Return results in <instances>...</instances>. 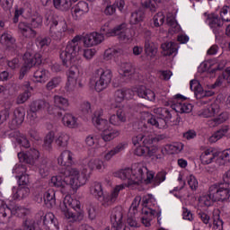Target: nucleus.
Wrapping results in <instances>:
<instances>
[{
    "instance_id": "5fc2aeb1",
    "label": "nucleus",
    "mask_w": 230,
    "mask_h": 230,
    "mask_svg": "<svg viewBox=\"0 0 230 230\" xmlns=\"http://www.w3.org/2000/svg\"><path fill=\"white\" fill-rule=\"evenodd\" d=\"M121 53H123L121 49L109 48L104 51V60H111L113 57H116V55H119Z\"/></svg>"
},
{
    "instance_id": "cd10ccee",
    "label": "nucleus",
    "mask_w": 230,
    "mask_h": 230,
    "mask_svg": "<svg viewBox=\"0 0 230 230\" xmlns=\"http://www.w3.org/2000/svg\"><path fill=\"white\" fill-rule=\"evenodd\" d=\"M30 195V188L27 186L19 185L18 188H13V200H22Z\"/></svg>"
},
{
    "instance_id": "f3484780",
    "label": "nucleus",
    "mask_w": 230,
    "mask_h": 230,
    "mask_svg": "<svg viewBox=\"0 0 230 230\" xmlns=\"http://www.w3.org/2000/svg\"><path fill=\"white\" fill-rule=\"evenodd\" d=\"M207 21L209 28H211L216 37L222 32V27L224 26V22L217 14H215V13L208 14Z\"/></svg>"
},
{
    "instance_id": "5701e85b",
    "label": "nucleus",
    "mask_w": 230,
    "mask_h": 230,
    "mask_svg": "<svg viewBox=\"0 0 230 230\" xmlns=\"http://www.w3.org/2000/svg\"><path fill=\"white\" fill-rule=\"evenodd\" d=\"M23 60H24V65L20 70V76L19 79L22 80L26 74L28 73L29 69H31L32 66H35V61L33 60V57L30 52H26L23 55Z\"/></svg>"
},
{
    "instance_id": "864d4df0",
    "label": "nucleus",
    "mask_w": 230,
    "mask_h": 230,
    "mask_svg": "<svg viewBox=\"0 0 230 230\" xmlns=\"http://www.w3.org/2000/svg\"><path fill=\"white\" fill-rule=\"evenodd\" d=\"M216 163L219 164V166H224V164H227V163H230V149L223 151L217 159Z\"/></svg>"
},
{
    "instance_id": "603ef678",
    "label": "nucleus",
    "mask_w": 230,
    "mask_h": 230,
    "mask_svg": "<svg viewBox=\"0 0 230 230\" xmlns=\"http://www.w3.org/2000/svg\"><path fill=\"white\" fill-rule=\"evenodd\" d=\"M167 24L170 26L169 33H179L181 30V26L175 21V17L173 16H167Z\"/></svg>"
},
{
    "instance_id": "f03ea898",
    "label": "nucleus",
    "mask_w": 230,
    "mask_h": 230,
    "mask_svg": "<svg viewBox=\"0 0 230 230\" xmlns=\"http://www.w3.org/2000/svg\"><path fill=\"white\" fill-rule=\"evenodd\" d=\"M87 182L85 174L80 172L76 168H63L59 171V175L53 176L50 184L56 188H72L78 190Z\"/></svg>"
},
{
    "instance_id": "bb28decb",
    "label": "nucleus",
    "mask_w": 230,
    "mask_h": 230,
    "mask_svg": "<svg viewBox=\"0 0 230 230\" xmlns=\"http://www.w3.org/2000/svg\"><path fill=\"white\" fill-rule=\"evenodd\" d=\"M218 157V153L212 148L206 149L200 155L199 159L203 164H211Z\"/></svg>"
},
{
    "instance_id": "49530a36",
    "label": "nucleus",
    "mask_w": 230,
    "mask_h": 230,
    "mask_svg": "<svg viewBox=\"0 0 230 230\" xmlns=\"http://www.w3.org/2000/svg\"><path fill=\"white\" fill-rule=\"evenodd\" d=\"M177 45L174 42H165L162 44V49L165 51V55L168 57L172 55H177Z\"/></svg>"
},
{
    "instance_id": "c756f323",
    "label": "nucleus",
    "mask_w": 230,
    "mask_h": 230,
    "mask_svg": "<svg viewBox=\"0 0 230 230\" xmlns=\"http://www.w3.org/2000/svg\"><path fill=\"white\" fill-rule=\"evenodd\" d=\"M102 116V112L95 111L93 116L92 117V121L94 127L98 128V130H102V132L107 128L108 121L107 119H103L100 118Z\"/></svg>"
},
{
    "instance_id": "f8f14e48",
    "label": "nucleus",
    "mask_w": 230,
    "mask_h": 230,
    "mask_svg": "<svg viewBox=\"0 0 230 230\" xmlns=\"http://www.w3.org/2000/svg\"><path fill=\"white\" fill-rule=\"evenodd\" d=\"M176 102L172 105L174 112H179L180 114H190L191 111H193V106L190 103L181 102L186 100V97H184L181 94H176L175 95Z\"/></svg>"
},
{
    "instance_id": "13d9d810",
    "label": "nucleus",
    "mask_w": 230,
    "mask_h": 230,
    "mask_svg": "<svg viewBox=\"0 0 230 230\" xmlns=\"http://www.w3.org/2000/svg\"><path fill=\"white\" fill-rule=\"evenodd\" d=\"M22 227L23 230H35V220L31 217H24Z\"/></svg>"
},
{
    "instance_id": "f704fd0d",
    "label": "nucleus",
    "mask_w": 230,
    "mask_h": 230,
    "mask_svg": "<svg viewBox=\"0 0 230 230\" xmlns=\"http://www.w3.org/2000/svg\"><path fill=\"white\" fill-rule=\"evenodd\" d=\"M120 134V131L118 129H113V128H106L104 129L101 136L103 139V141H112V139H116Z\"/></svg>"
},
{
    "instance_id": "2eb2a0df",
    "label": "nucleus",
    "mask_w": 230,
    "mask_h": 230,
    "mask_svg": "<svg viewBox=\"0 0 230 230\" xmlns=\"http://www.w3.org/2000/svg\"><path fill=\"white\" fill-rule=\"evenodd\" d=\"M111 222L112 226L110 230H121V227H123V208L121 207L112 209Z\"/></svg>"
},
{
    "instance_id": "20e7f679",
    "label": "nucleus",
    "mask_w": 230,
    "mask_h": 230,
    "mask_svg": "<svg viewBox=\"0 0 230 230\" xmlns=\"http://www.w3.org/2000/svg\"><path fill=\"white\" fill-rule=\"evenodd\" d=\"M153 112L158 115L157 118L151 117L147 119V123L155 127V128H166L168 123H174L177 125L179 123V117L175 110H168V108H155Z\"/></svg>"
},
{
    "instance_id": "6e6d98bb",
    "label": "nucleus",
    "mask_w": 230,
    "mask_h": 230,
    "mask_svg": "<svg viewBox=\"0 0 230 230\" xmlns=\"http://www.w3.org/2000/svg\"><path fill=\"white\" fill-rule=\"evenodd\" d=\"M69 141V135L66 133H61L58 137L56 139V145L59 148H66Z\"/></svg>"
},
{
    "instance_id": "aec40b11",
    "label": "nucleus",
    "mask_w": 230,
    "mask_h": 230,
    "mask_svg": "<svg viewBox=\"0 0 230 230\" xmlns=\"http://www.w3.org/2000/svg\"><path fill=\"white\" fill-rule=\"evenodd\" d=\"M88 12H89V4L84 1L78 2V4L72 8L73 19H75V21H78L82 19V16L85 15V13H87Z\"/></svg>"
},
{
    "instance_id": "4468645a",
    "label": "nucleus",
    "mask_w": 230,
    "mask_h": 230,
    "mask_svg": "<svg viewBox=\"0 0 230 230\" xmlns=\"http://www.w3.org/2000/svg\"><path fill=\"white\" fill-rule=\"evenodd\" d=\"M78 66L75 65H71L67 71V83L66 85V89L68 93L75 91L76 88V80L78 79Z\"/></svg>"
},
{
    "instance_id": "412c9836",
    "label": "nucleus",
    "mask_w": 230,
    "mask_h": 230,
    "mask_svg": "<svg viewBox=\"0 0 230 230\" xmlns=\"http://www.w3.org/2000/svg\"><path fill=\"white\" fill-rule=\"evenodd\" d=\"M18 30L25 39H35L37 37V31L31 28L28 22H21L18 24Z\"/></svg>"
},
{
    "instance_id": "9d476101",
    "label": "nucleus",
    "mask_w": 230,
    "mask_h": 230,
    "mask_svg": "<svg viewBox=\"0 0 230 230\" xmlns=\"http://www.w3.org/2000/svg\"><path fill=\"white\" fill-rule=\"evenodd\" d=\"M210 195L215 202H227L230 197V188L227 182H217L210 186Z\"/></svg>"
},
{
    "instance_id": "393cba45",
    "label": "nucleus",
    "mask_w": 230,
    "mask_h": 230,
    "mask_svg": "<svg viewBox=\"0 0 230 230\" xmlns=\"http://www.w3.org/2000/svg\"><path fill=\"white\" fill-rule=\"evenodd\" d=\"M43 226L45 229L58 230V221L55 218L53 213L49 212L42 217Z\"/></svg>"
},
{
    "instance_id": "09e8293b",
    "label": "nucleus",
    "mask_w": 230,
    "mask_h": 230,
    "mask_svg": "<svg viewBox=\"0 0 230 230\" xmlns=\"http://www.w3.org/2000/svg\"><path fill=\"white\" fill-rule=\"evenodd\" d=\"M226 132H229V126H224L221 129H219L216 133H214L209 137L210 143H217V141H218V139H222V137H224V136H226Z\"/></svg>"
},
{
    "instance_id": "e2e57ef3",
    "label": "nucleus",
    "mask_w": 230,
    "mask_h": 230,
    "mask_svg": "<svg viewBox=\"0 0 230 230\" xmlns=\"http://www.w3.org/2000/svg\"><path fill=\"white\" fill-rule=\"evenodd\" d=\"M201 202L206 206L207 208H209L215 202V199L211 195V187L208 189V195H205L201 198Z\"/></svg>"
},
{
    "instance_id": "c85d7f7f",
    "label": "nucleus",
    "mask_w": 230,
    "mask_h": 230,
    "mask_svg": "<svg viewBox=\"0 0 230 230\" xmlns=\"http://www.w3.org/2000/svg\"><path fill=\"white\" fill-rule=\"evenodd\" d=\"M31 111H34L36 112L40 111H48V112H51V104L44 100H36L31 102Z\"/></svg>"
},
{
    "instance_id": "774afa93",
    "label": "nucleus",
    "mask_w": 230,
    "mask_h": 230,
    "mask_svg": "<svg viewBox=\"0 0 230 230\" xmlns=\"http://www.w3.org/2000/svg\"><path fill=\"white\" fill-rule=\"evenodd\" d=\"M31 28L37 29L42 26V16L34 15L31 20Z\"/></svg>"
},
{
    "instance_id": "b1692460",
    "label": "nucleus",
    "mask_w": 230,
    "mask_h": 230,
    "mask_svg": "<svg viewBox=\"0 0 230 230\" xmlns=\"http://www.w3.org/2000/svg\"><path fill=\"white\" fill-rule=\"evenodd\" d=\"M73 153L69 150L63 151L59 157L58 158V164L59 166H65V168H73L70 167L73 165Z\"/></svg>"
},
{
    "instance_id": "4d7b16f0",
    "label": "nucleus",
    "mask_w": 230,
    "mask_h": 230,
    "mask_svg": "<svg viewBox=\"0 0 230 230\" xmlns=\"http://www.w3.org/2000/svg\"><path fill=\"white\" fill-rule=\"evenodd\" d=\"M13 215H16V217H28L30 215V209L19 207V206H14L13 208Z\"/></svg>"
},
{
    "instance_id": "c9c22d12",
    "label": "nucleus",
    "mask_w": 230,
    "mask_h": 230,
    "mask_svg": "<svg viewBox=\"0 0 230 230\" xmlns=\"http://www.w3.org/2000/svg\"><path fill=\"white\" fill-rule=\"evenodd\" d=\"M53 4L56 10L67 12L73 6V0H53Z\"/></svg>"
},
{
    "instance_id": "7ed1b4c3",
    "label": "nucleus",
    "mask_w": 230,
    "mask_h": 230,
    "mask_svg": "<svg viewBox=\"0 0 230 230\" xmlns=\"http://www.w3.org/2000/svg\"><path fill=\"white\" fill-rule=\"evenodd\" d=\"M46 24H49V37L53 40H62L67 31V22L62 17H58L52 10H48L45 13Z\"/></svg>"
},
{
    "instance_id": "3c124183",
    "label": "nucleus",
    "mask_w": 230,
    "mask_h": 230,
    "mask_svg": "<svg viewBox=\"0 0 230 230\" xmlns=\"http://www.w3.org/2000/svg\"><path fill=\"white\" fill-rule=\"evenodd\" d=\"M145 19V12L141 9H138L131 13L130 24H137Z\"/></svg>"
},
{
    "instance_id": "a211bd4d",
    "label": "nucleus",
    "mask_w": 230,
    "mask_h": 230,
    "mask_svg": "<svg viewBox=\"0 0 230 230\" xmlns=\"http://www.w3.org/2000/svg\"><path fill=\"white\" fill-rule=\"evenodd\" d=\"M190 87L194 92L197 100H202V98H208L215 94V93L211 91H204L198 80H191L190 83Z\"/></svg>"
},
{
    "instance_id": "2f4dec72",
    "label": "nucleus",
    "mask_w": 230,
    "mask_h": 230,
    "mask_svg": "<svg viewBox=\"0 0 230 230\" xmlns=\"http://www.w3.org/2000/svg\"><path fill=\"white\" fill-rule=\"evenodd\" d=\"M218 112H220V105L214 102L208 108L204 109L201 111L200 116L203 118H213V116H216V114H218Z\"/></svg>"
},
{
    "instance_id": "6ab92c4d",
    "label": "nucleus",
    "mask_w": 230,
    "mask_h": 230,
    "mask_svg": "<svg viewBox=\"0 0 230 230\" xmlns=\"http://www.w3.org/2000/svg\"><path fill=\"white\" fill-rule=\"evenodd\" d=\"M24 116H26V111H24V108H16L13 111V119L10 124V128L12 130L19 128V127H21V125H22V122L24 121Z\"/></svg>"
},
{
    "instance_id": "ea45409f",
    "label": "nucleus",
    "mask_w": 230,
    "mask_h": 230,
    "mask_svg": "<svg viewBox=\"0 0 230 230\" xmlns=\"http://www.w3.org/2000/svg\"><path fill=\"white\" fill-rule=\"evenodd\" d=\"M33 76L36 82L45 84V82H48V78H49V72L44 68H39L34 72Z\"/></svg>"
},
{
    "instance_id": "9b49d317",
    "label": "nucleus",
    "mask_w": 230,
    "mask_h": 230,
    "mask_svg": "<svg viewBox=\"0 0 230 230\" xmlns=\"http://www.w3.org/2000/svg\"><path fill=\"white\" fill-rule=\"evenodd\" d=\"M127 184H119L115 186V188L111 190V194H102L101 198H98L99 202L103 208H109L114 204L116 200H118V197H119V191H123V189L126 188Z\"/></svg>"
},
{
    "instance_id": "de8ad7c7",
    "label": "nucleus",
    "mask_w": 230,
    "mask_h": 230,
    "mask_svg": "<svg viewBox=\"0 0 230 230\" xmlns=\"http://www.w3.org/2000/svg\"><path fill=\"white\" fill-rule=\"evenodd\" d=\"M90 193L96 199L103 197V188L102 187V183L96 181L93 182L90 188Z\"/></svg>"
},
{
    "instance_id": "052dcab7",
    "label": "nucleus",
    "mask_w": 230,
    "mask_h": 230,
    "mask_svg": "<svg viewBox=\"0 0 230 230\" xmlns=\"http://www.w3.org/2000/svg\"><path fill=\"white\" fill-rule=\"evenodd\" d=\"M139 204H141V196H136L129 208V215H136V213H137Z\"/></svg>"
},
{
    "instance_id": "e433bc0d",
    "label": "nucleus",
    "mask_w": 230,
    "mask_h": 230,
    "mask_svg": "<svg viewBox=\"0 0 230 230\" xmlns=\"http://www.w3.org/2000/svg\"><path fill=\"white\" fill-rule=\"evenodd\" d=\"M125 150V144L120 143L113 147L111 150L108 151L104 154L103 159L104 161H111L114 155H118V154L123 152Z\"/></svg>"
},
{
    "instance_id": "c03bdc74",
    "label": "nucleus",
    "mask_w": 230,
    "mask_h": 230,
    "mask_svg": "<svg viewBox=\"0 0 230 230\" xmlns=\"http://www.w3.org/2000/svg\"><path fill=\"white\" fill-rule=\"evenodd\" d=\"M132 143L135 146H139L141 145H150V143H152V139H150V137L139 134L132 138Z\"/></svg>"
},
{
    "instance_id": "f257e3e1",
    "label": "nucleus",
    "mask_w": 230,
    "mask_h": 230,
    "mask_svg": "<svg viewBox=\"0 0 230 230\" xmlns=\"http://www.w3.org/2000/svg\"><path fill=\"white\" fill-rule=\"evenodd\" d=\"M154 172L148 171L146 166L141 164H134L131 168L121 169L114 172V177H118L122 181L128 180V188L134 190L136 186H139L141 182L146 184H154V186H159L161 182L166 181V172H160L155 177Z\"/></svg>"
},
{
    "instance_id": "6e6552de",
    "label": "nucleus",
    "mask_w": 230,
    "mask_h": 230,
    "mask_svg": "<svg viewBox=\"0 0 230 230\" xmlns=\"http://www.w3.org/2000/svg\"><path fill=\"white\" fill-rule=\"evenodd\" d=\"M91 82L95 85V91L102 93L104 89H107L112 82V70L108 68L96 69L92 76Z\"/></svg>"
},
{
    "instance_id": "79ce46f5",
    "label": "nucleus",
    "mask_w": 230,
    "mask_h": 230,
    "mask_svg": "<svg viewBox=\"0 0 230 230\" xmlns=\"http://www.w3.org/2000/svg\"><path fill=\"white\" fill-rule=\"evenodd\" d=\"M120 71L122 76H134L136 75V67L130 63H121Z\"/></svg>"
},
{
    "instance_id": "72a5a7b5",
    "label": "nucleus",
    "mask_w": 230,
    "mask_h": 230,
    "mask_svg": "<svg viewBox=\"0 0 230 230\" xmlns=\"http://www.w3.org/2000/svg\"><path fill=\"white\" fill-rule=\"evenodd\" d=\"M54 105L61 111H66L69 107V100L62 95H54Z\"/></svg>"
},
{
    "instance_id": "338daca9",
    "label": "nucleus",
    "mask_w": 230,
    "mask_h": 230,
    "mask_svg": "<svg viewBox=\"0 0 230 230\" xmlns=\"http://www.w3.org/2000/svg\"><path fill=\"white\" fill-rule=\"evenodd\" d=\"M153 21L156 28H159V26H163V24H164V14L163 13H157L154 16Z\"/></svg>"
},
{
    "instance_id": "0eeeda50",
    "label": "nucleus",
    "mask_w": 230,
    "mask_h": 230,
    "mask_svg": "<svg viewBox=\"0 0 230 230\" xmlns=\"http://www.w3.org/2000/svg\"><path fill=\"white\" fill-rule=\"evenodd\" d=\"M81 40L82 38H80V36H75L72 40L68 41L66 47L61 50L59 57L65 67L72 66L73 60H75V58L78 55Z\"/></svg>"
},
{
    "instance_id": "8fccbe9b",
    "label": "nucleus",
    "mask_w": 230,
    "mask_h": 230,
    "mask_svg": "<svg viewBox=\"0 0 230 230\" xmlns=\"http://www.w3.org/2000/svg\"><path fill=\"white\" fill-rule=\"evenodd\" d=\"M62 121L65 127H68V128H75L76 126V119L71 113H66L62 119Z\"/></svg>"
},
{
    "instance_id": "1a4fd4ad",
    "label": "nucleus",
    "mask_w": 230,
    "mask_h": 230,
    "mask_svg": "<svg viewBox=\"0 0 230 230\" xmlns=\"http://www.w3.org/2000/svg\"><path fill=\"white\" fill-rule=\"evenodd\" d=\"M101 34L106 37H119L122 42H132V34L130 29H127V24L122 23L114 29H109V23H105L101 28Z\"/></svg>"
},
{
    "instance_id": "7c9ffc66",
    "label": "nucleus",
    "mask_w": 230,
    "mask_h": 230,
    "mask_svg": "<svg viewBox=\"0 0 230 230\" xmlns=\"http://www.w3.org/2000/svg\"><path fill=\"white\" fill-rule=\"evenodd\" d=\"M127 121V116L125 112L121 110L118 111L116 114H113L110 117V123L114 127H121L122 123Z\"/></svg>"
},
{
    "instance_id": "a878e982",
    "label": "nucleus",
    "mask_w": 230,
    "mask_h": 230,
    "mask_svg": "<svg viewBox=\"0 0 230 230\" xmlns=\"http://www.w3.org/2000/svg\"><path fill=\"white\" fill-rule=\"evenodd\" d=\"M137 94L139 98L148 100V102H155V93L146 86L140 85L137 88Z\"/></svg>"
},
{
    "instance_id": "a19ab883",
    "label": "nucleus",
    "mask_w": 230,
    "mask_h": 230,
    "mask_svg": "<svg viewBox=\"0 0 230 230\" xmlns=\"http://www.w3.org/2000/svg\"><path fill=\"white\" fill-rule=\"evenodd\" d=\"M161 3H163V0H141V5L144 8H148L150 12H157Z\"/></svg>"
},
{
    "instance_id": "ddd939ff",
    "label": "nucleus",
    "mask_w": 230,
    "mask_h": 230,
    "mask_svg": "<svg viewBox=\"0 0 230 230\" xmlns=\"http://www.w3.org/2000/svg\"><path fill=\"white\" fill-rule=\"evenodd\" d=\"M128 94H130V96H128ZM132 94H134V92L130 89L117 90L114 93L115 102L111 103V109H121V107H123L121 103H123L125 98L128 100L132 98Z\"/></svg>"
},
{
    "instance_id": "473e14b6",
    "label": "nucleus",
    "mask_w": 230,
    "mask_h": 230,
    "mask_svg": "<svg viewBox=\"0 0 230 230\" xmlns=\"http://www.w3.org/2000/svg\"><path fill=\"white\" fill-rule=\"evenodd\" d=\"M88 168H90V170L104 172V170L107 169V164H105L102 159H92L88 162Z\"/></svg>"
},
{
    "instance_id": "4c0bfd02",
    "label": "nucleus",
    "mask_w": 230,
    "mask_h": 230,
    "mask_svg": "<svg viewBox=\"0 0 230 230\" xmlns=\"http://www.w3.org/2000/svg\"><path fill=\"white\" fill-rule=\"evenodd\" d=\"M13 215V208L8 207L6 204H2L0 206V223L4 224L10 217Z\"/></svg>"
},
{
    "instance_id": "680f3d73",
    "label": "nucleus",
    "mask_w": 230,
    "mask_h": 230,
    "mask_svg": "<svg viewBox=\"0 0 230 230\" xmlns=\"http://www.w3.org/2000/svg\"><path fill=\"white\" fill-rule=\"evenodd\" d=\"M60 82L62 79L60 77H53L49 83L46 84L47 91H53L56 87L60 85Z\"/></svg>"
},
{
    "instance_id": "423d86ee",
    "label": "nucleus",
    "mask_w": 230,
    "mask_h": 230,
    "mask_svg": "<svg viewBox=\"0 0 230 230\" xmlns=\"http://www.w3.org/2000/svg\"><path fill=\"white\" fill-rule=\"evenodd\" d=\"M152 195L148 194L143 198V208L142 214L144 215L141 218L142 224L146 227L152 226L151 222L155 217H161V211L157 208Z\"/></svg>"
},
{
    "instance_id": "0e129e2a",
    "label": "nucleus",
    "mask_w": 230,
    "mask_h": 230,
    "mask_svg": "<svg viewBox=\"0 0 230 230\" xmlns=\"http://www.w3.org/2000/svg\"><path fill=\"white\" fill-rule=\"evenodd\" d=\"M145 51L146 55H155L157 49L154 47V42L150 41V40H146Z\"/></svg>"
},
{
    "instance_id": "4be33fe9",
    "label": "nucleus",
    "mask_w": 230,
    "mask_h": 230,
    "mask_svg": "<svg viewBox=\"0 0 230 230\" xmlns=\"http://www.w3.org/2000/svg\"><path fill=\"white\" fill-rule=\"evenodd\" d=\"M0 42L3 46H5L10 51L17 50V44L15 43V38L10 32H4L0 37Z\"/></svg>"
},
{
    "instance_id": "37998d69",
    "label": "nucleus",
    "mask_w": 230,
    "mask_h": 230,
    "mask_svg": "<svg viewBox=\"0 0 230 230\" xmlns=\"http://www.w3.org/2000/svg\"><path fill=\"white\" fill-rule=\"evenodd\" d=\"M229 119V113L224 111L221 112L217 118L208 121V125L210 127H218V125H222L225 121Z\"/></svg>"
},
{
    "instance_id": "a18cd8bd",
    "label": "nucleus",
    "mask_w": 230,
    "mask_h": 230,
    "mask_svg": "<svg viewBox=\"0 0 230 230\" xmlns=\"http://www.w3.org/2000/svg\"><path fill=\"white\" fill-rule=\"evenodd\" d=\"M177 45L174 42H165L162 44V49L165 51V55L168 57L172 55H177Z\"/></svg>"
},
{
    "instance_id": "58836bf2",
    "label": "nucleus",
    "mask_w": 230,
    "mask_h": 230,
    "mask_svg": "<svg viewBox=\"0 0 230 230\" xmlns=\"http://www.w3.org/2000/svg\"><path fill=\"white\" fill-rule=\"evenodd\" d=\"M44 203L49 208H55L57 199H55V191L53 190H49L44 193Z\"/></svg>"
},
{
    "instance_id": "dca6fc26",
    "label": "nucleus",
    "mask_w": 230,
    "mask_h": 230,
    "mask_svg": "<svg viewBox=\"0 0 230 230\" xmlns=\"http://www.w3.org/2000/svg\"><path fill=\"white\" fill-rule=\"evenodd\" d=\"M105 40V36L100 34V32L93 31L92 33L86 34L83 38V42L86 48H93V46H98Z\"/></svg>"
},
{
    "instance_id": "bf43d9fd",
    "label": "nucleus",
    "mask_w": 230,
    "mask_h": 230,
    "mask_svg": "<svg viewBox=\"0 0 230 230\" xmlns=\"http://www.w3.org/2000/svg\"><path fill=\"white\" fill-rule=\"evenodd\" d=\"M39 168L40 175H42V177H46V175H48L49 172V162H48L46 159L42 160Z\"/></svg>"
},
{
    "instance_id": "39448f33",
    "label": "nucleus",
    "mask_w": 230,
    "mask_h": 230,
    "mask_svg": "<svg viewBox=\"0 0 230 230\" xmlns=\"http://www.w3.org/2000/svg\"><path fill=\"white\" fill-rule=\"evenodd\" d=\"M60 211L69 222H80L84 220L80 201L74 199L70 195L65 197L63 204L60 205Z\"/></svg>"
},
{
    "instance_id": "69168bd1",
    "label": "nucleus",
    "mask_w": 230,
    "mask_h": 230,
    "mask_svg": "<svg viewBox=\"0 0 230 230\" xmlns=\"http://www.w3.org/2000/svg\"><path fill=\"white\" fill-rule=\"evenodd\" d=\"M220 18L224 22H230V7L226 5L220 11Z\"/></svg>"
}]
</instances>
